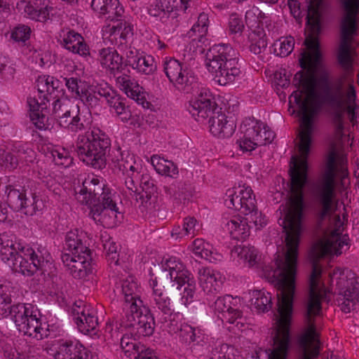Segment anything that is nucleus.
Masks as SVG:
<instances>
[{"instance_id": "774afa93", "label": "nucleus", "mask_w": 359, "mask_h": 359, "mask_svg": "<svg viewBox=\"0 0 359 359\" xmlns=\"http://www.w3.org/2000/svg\"><path fill=\"white\" fill-rule=\"evenodd\" d=\"M177 183L173 182V183L170 184V185L164 186L163 189L164 193L167 196L172 197V196H175V194L177 193Z\"/></svg>"}, {"instance_id": "1a4fd4ad", "label": "nucleus", "mask_w": 359, "mask_h": 359, "mask_svg": "<svg viewBox=\"0 0 359 359\" xmlns=\"http://www.w3.org/2000/svg\"><path fill=\"white\" fill-rule=\"evenodd\" d=\"M163 271H168L173 285H177V290H181V302L185 306L194 302L196 290V283L193 274L188 271L184 264L176 257H165L161 262Z\"/></svg>"}, {"instance_id": "9b49d317", "label": "nucleus", "mask_w": 359, "mask_h": 359, "mask_svg": "<svg viewBox=\"0 0 359 359\" xmlns=\"http://www.w3.org/2000/svg\"><path fill=\"white\" fill-rule=\"evenodd\" d=\"M189 90H193V95L189 100L187 109L197 121L212 116L219 109L211 91L198 81Z\"/></svg>"}, {"instance_id": "69168bd1", "label": "nucleus", "mask_w": 359, "mask_h": 359, "mask_svg": "<svg viewBox=\"0 0 359 359\" xmlns=\"http://www.w3.org/2000/svg\"><path fill=\"white\" fill-rule=\"evenodd\" d=\"M46 183V187L51 191H53L55 194H59L60 191V187L58 184H57L53 180L46 178V180H43Z\"/></svg>"}, {"instance_id": "7c9ffc66", "label": "nucleus", "mask_w": 359, "mask_h": 359, "mask_svg": "<svg viewBox=\"0 0 359 359\" xmlns=\"http://www.w3.org/2000/svg\"><path fill=\"white\" fill-rule=\"evenodd\" d=\"M189 249L196 257L211 263H217L223 259V255L217 249L201 238L195 239Z\"/></svg>"}, {"instance_id": "a19ab883", "label": "nucleus", "mask_w": 359, "mask_h": 359, "mask_svg": "<svg viewBox=\"0 0 359 359\" xmlns=\"http://www.w3.org/2000/svg\"><path fill=\"white\" fill-rule=\"evenodd\" d=\"M208 27V17L205 13H201L198 18L197 22L193 25L188 32V36L191 39L193 46L196 43H200L202 45L206 41V34Z\"/></svg>"}, {"instance_id": "052dcab7", "label": "nucleus", "mask_w": 359, "mask_h": 359, "mask_svg": "<svg viewBox=\"0 0 359 359\" xmlns=\"http://www.w3.org/2000/svg\"><path fill=\"white\" fill-rule=\"evenodd\" d=\"M32 57L40 67L49 65L52 62L51 53L48 50H34Z\"/></svg>"}, {"instance_id": "c9c22d12", "label": "nucleus", "mask_w": 359, "mask_h": 359, "mask_svg": "<svg viewBox=\"0 0 359 359\" xmlns=\"http://www.w3.org/2000/svg\"><path fill=\"white\" fill-rule=\"evenodd\" d=\"M148 161L150 162L154 169L158 175L173 180L179 177V168L172 161H169L156 154L151 156Z\"/></svg>"}, {"instance_id": "7ed1b4c3", "label": "nucleus", "mask_w": 359, "mask_h": 359, "mask_svg": "<svg viewBox=\"0 0 359 359\" xmlns=\"http://www.w3.org/2000/svg\"><path fill=\"white\" fill-rule=\"evenodd\" d=\"M38 90L37 97H29L27 100L29 107V117L32 123L39 130L48 128L47 116V102L53 100V113L58 122L63 116L69 115V100L62 88V83L49 75L39 76L36 81Z\"/></svg>"}, {"instance_id": "f704fd0d", "label": "nucleus", "mask_w": 359, "mask_h": 359, "mask_svg": "<svg viewBox=\"0 0 359 359\" xmlns=\"http://www.w3.org/2000/svg\"><path fill=\"white\" fill-rule=\"evenodd\" d=\"M25 145L18 144L15 146L14 151L17 153L18 156L11 153H6L5 151L0 148V168H5L9 170L15 169L18 164V158H23L22 155L27 154L30 159H25L31 161L34 155V151L31 149H25ZM26 158V157H25Z\"/></svg>"}, {"instance_id": "3c124183", "label": "nucleus", "mask_w": 359, "mask_h": 359, "mask_svg": "<svg viewBox=\"0 0 359 359\" xmlns=\"http://www.w3.org/2000/svg\"><path fill=\"white\" fill-rule=\"evenodd\" d=\"M88 89L90 93L95 95L97 98V95L103 97L106 99L107 103L117 95L115 90H114L107 83L101 81L97 83L95 86H89Z\"/></svg>"}, {"instance_id": "13d9d810", "label": "nucleus", "mask_w": 359, "mask_h": 359, "mask_svg": "<svg viewBox=\"0 0 359 359\" xmlns=\"http://www.w3.org/2000/svg\"><path fill=\"white\" fill-rule=\"evenodd\" d=\"M250 212H243V215L245 217V220L248 223H253L257 229L264 227L267 224V219L262 212H259L257 208L256 203L255 208Z\"/></svg>"}, {"instance_id": "58836bf2", "label": "nucleus", "mask_w": 359, "mask_h": 359, "mask_svg": "<svg viewBox=\"0 0 359 359\" xmlns=\"http://www.w3.org/2000/svg\"><path fill=\"white\" fill-rule=\"evenodd\" d=\"M248 294L251 309L257 312H266L271 309L272 303L269 292L264 290H255Z\"/></svg>"}, {"instance_id": "09e8293b", "label": "nucleus", "mask_w": 359, "mask_h": 359, "mask_svg": "<svg viewBox=\"0 0 359 359\" xmlns=\"http://www.w3.org/2000/svg\"><path fill=\"white\" fill-rule=\"evenodd\" d=\"M50 154L53 161L57 165L68 168L73 163V158L70 155L69 151L62 147L55 146L53 147L50 151Z\"/></svg>"}, {"instance_id": "c756f323", "label": "nucleus", "mask_w": 359, "mask_h": 359, "mask_svg": "<svg viewBox=\"0 0 359 359\" xmlns=\"http://www.w3.org/2000/svg\"><path fill=\"white\" fill-rule=\"evenodd\" d=\"M116 83L128 97L144 106L147 100V93L137 81L125 75L118 76Z\"/></svg>"}, {"instance_id": "f03ea898", "label": "nucleus", "mask_w": 359, "mask_h": 359, "mask_svg": "<svg viewBox=\"0 0 359 359\" xmlns=\"http://www.w3.org/2000/svg\"><path fill=\"white\" fill-rule=\"evenodd\" d=\"M82 185L79 191H76V198L89 207V216L95 223L106 228H113L121 223L123 215L117 205L119 197L105 185L102 177L88 174Z\"/></svg>"}, {"instance_id": "aec40b11", "label": "nucleus", "mask_w": 359, "mask_h": 359, "mask_svg": "<svg viewBox=\"0 0 359 359\" xmlns=\"http://www.w3.org/2000/svg\"><path fill=\"white\" fill-rule=\"evenodd\" d=\"M149 287L151 290L149 297L150 306L163 315H171L173 311L171 299L168 296L164 286L158 283L157 278L151 273H150Z\"/></svg>"}, {"instance_id": "412c9836", "label": "nucleus", "mask_w": 359, "mask_h": 359, "mask_svg": "<svg viewBox=\"0 0 359 359\" xmlns=\"http://www.w3.org/2000/svg\"><path fill=\"white\" fill-rule=\"evenodd\" d=\"M191 0H150L148 14L159 20L167 18L177 11H185Z\"/></svg>"}, {"instance_id": "a18cd8bd", "label": "nucleus", "mask_w": 359, "mask_h": 359, "mask_svg": "<svg viewBox=\"0 0 359 359\" xmlns=\"http://www.w3.org/2000/svg\"><path fill=\"white\" fill-rule=\"evenodd\" d=\"M179 336L185 341L194 342L199 344L205 342L208 339V337L202 332L199 329H195L189 325H182L179 330Z\"/></svg>"}, {"instance_id": "0e129e2a", "label": "nucleus", "mask_w": 359, "mask_h": 359, "mask_svg": "<svg viewBox=\"0 0 359 359\" xmlns=\"http://www.w3.org/2000/svg\"><path fill=\"white\" fill-rule=\"evenodd\" d=\"M104 335L107 338L112 340L118 339L119 337L118 325L111 322L107 323L104 328Z\"/></svg>"}, {"instance_id": "79ce46f5", "label": "nucleus", "mask_w": 359, "mask_h": 359, "mask_svg": "<svg viewBox=\"0 0 359 359\" xmlns=\"http://www.w3.org/2000/svg\"><path fill=\"white\" fill-rule=\"evenodd\" d=\"M84 233L79 229H74L68 231L65 237V244L67 250L69 254L81 253L80 250L83 248H88L83 245L82 240Z\"/></svg>"}, {"instance_id": "4d7b16f0", "label": "nucleus", "mask_w": 359, "mask_h": 359, "mask_svg": "<svg viewBox=\"0 0 359 359\" xmlns=\"http://www.w3.org/2000/svg\"><path fill=\"white\" fill-rule=\"evenodd\" d=\"M262 11L259 8L253 6L248 9L245 13V22L249 28L252 29H261L259 23L262 19Z\"/></svg>"}, {"instance_id": "4c0bfd02", "label": "nucleus", "mask_w": 359, "mask_h": 359, "mask_svg": "<svg viewBox=\"0 0 359 359\" xmlns=\"http://www.w3.org/2000/svg\"><path fill=\"white\" fill-rule=\"evenodd\" d=\"M225 228L231 237L235 240H245L250 235V225L245 220V217H233L225 224Z\"/></svg>"}, {"instance_id": "4be33fe9", "label": "nucleus", "mask_w": 359, "mask_h": 359, "mask_svg": "<svg viewBox=\"0 0 359 359\" xmlns=\"http://www.w3.org/2000/svg\"><path fill=\"white\" fill-rule=\"evenodd\" d=\"M126 64L141 74L151 75L156 70L154 57L136 49H130L126 52Z\"/></svg>"}, {"instance_id": "2f4dec72", "label": "nucleus", "mask_w": 359, "mask_h": 359, "mask_svg": "<svg viewBox=\"0 0 359 359\" xmlns=\"http://www.w3.org/2000/svg\"><path fill=\"white\" fill-rule=\"evenodd\" d=\"M75 323L81 332L86 334L91 333L98 325L95 309L85 305L80 311H77Z\"/></svg>"}, {"instance_id": "a878e982", "label": "nucleus", "mask_w": 359, "mask_h": 359, "mask_svg": "<svg viewBox=\"0 0 359 359\" xmlns=\"http://www.w3.org/2000/svg\"><path fill=\"white\" fill-rule=\"evenodd\" d=\"M97 60L107 74L116 75L123 69V57L114 48L100 49Z\"/></svg>"}, {"instance_id": "c03bdc74", "label": "nucleus", "mask_w": 359, "mask_h": 359, "mask_svg": "<svg viewBox=\"0 0 359 359\" xmlns=\"http://www.w3.org/2000/svg\"><path fill=\"white\" fill-rule=\"evenodd\" d=\"M250 50L255 55L262 53L266 48L267 40L263 29H253L249 34Z\"/></svg>"}, {"instance_id": "e433bc0d", "label": "nucleus", "mask_w": 359, "mask_h": 359, "mask_svg": "<svg viewBox=\"0 0 359 359\" xmlns=\"http://www.w3.org/2000/svg\"><path fill=\"white\" fill-rule=\"evenodd\" d=\"M64 47L81 57L90 55V50L82 36L74 31H69L63 36Z\"/></svg>"}, {"instance_id": "20e7f679", "label": "nucleus", "mask_w": 359, "mask_h": 359, "mask_svg": "<svg viewBox=\"0 0 359 359\" xmlns=\"http://www.w3.org/2000/svg\"><path fill=\"white\" fill-rule=\"evenodd\" d=\"M44 251L38 250L36 252L29 246L22 245L12 233H0V259L13 271L23 276H32L49 262L50 256Z\"/></svg>"}, {"instance_id": "f8f14e48", "label": "nucleus", "mask_w": 359, "mask_h": 359, "mask_svg": "<svg viewBox=\"0 0 359 359\" xmlns=\"http://www.w3.org/2000/svg\"><path fill=\"white\" fill-rule=\"evenodd\" d=\"M81 253H65L62 262L69 273L76 279L88 280L95 272L91 252L89 248L81 250Z\"/></svg>"}, {"instance_id": "f257e3e1", "label": "nucleus", "mask_w": 359, "mask_h": 359, "mask_svg": "<svg viewBox=\"0 0 359 359\" xmlns=\"http://www.w3.org/2000/svg\"><path fill=\"white\" fill-rule=\"evenodd\" d=\"M323 0H309L306 48L301 53L299 63L306 72H299L294 81L298 86L289 98L290 108L298 109L301 118H314L325 104L331 118H359V104L353 84L343 76L330 83L323 95L317 90L318 82L327 83L330 72L324 65L317 34Z\"/></svg>"}, {"instance_id": "dca6fc26", "label": "nucleus", "mask_w": 359, "mask_h": 359, "mask_svg": "<svg viewBox=\"0 0 359 359\" xmlns=\"http://www.w3.org/2000/svg\"><path fill=\"white\" fill-rule=\"evenodd\" d=\"M5 194L9 206L15 211L24 210L25 214L32 215L42 208V203L35 193L27 194L25 189H16L12 185H6Z\"/></svg>"}, {"instance_id": "de8ad7c7", "label": "nucleus", "mask_w": 359, "mask_h": 359, "mask_svg": "<svg viewBox=\"0 0 359 359\" xmlns=\"http://www.w3.org/2000/svg\"><path fill=\"white\" fill-rule=\"evenodd\" d=\"M121 347L128 357L135 353L138 355L140 353H145L146 351H148L143 345L138 343L135 338L131 337L128 334H125L121 337Z\"/></svg>"}, {"instance_id": "f3484780", "label": "nucleus", "mask_w": 359, "mask_h": 359, "mask_svg": "<svg viewBox=\"0 0 359 359\" xmlns=\"http://www.w3.org/2000/svg\"><path fill=\"white\" fill-rule=\"evenodd\" d=\"M46 350L55 359H92V355L82 344L72 340L53 341Z\"/></svg>"}, {"instance_id": "603ef678", "label": "nucleus", "mask_w": 359, "mask_h": 359, "mask_svg": "<svg viewBox=\"0 0 359 359\" xmlns=\"http://www.w3.org/2000/svg\"><path fill=\"white\" fill-rule=\"evenodd\" d=\"M78 113L79 111H76L74 115V111H71L69 115L63 116L60 118V123H59V124L62 127L68 128L74 132L82 130L83 128V125L81 123V119Z\"/></svg>"}, {"instance_id": "6ab92c4d", "label": "nucleus", "mask_w": 359, "mask_h": 359, "mask_svg": "<svg viewBox=\"0 0 359 359\" xmlns=\"http://www.w3.org/2000/svg\"><path fill=\"white\" fill-rule=\"evenodd\" d=\"M15 8L21 15L38 22L48 20L53 10L49 0H18Z\"/></svg>"}, {"instance_id": "ddd939ff", "label": "nucleus", "mask_w": 359, "mask_h": 359, "mask_svg": "<svg viewBox=\"0 0 359 359\" xmlns=\"http://www.w3.org/2000/svg\"><path fill=\"white\" fill-rule=\"evenodd\" d=\"M163 65V71L170 82L178 90L188 92L192 85H196L197 77L178 60L165 57Z\"/></svg>"}, {"instance_id": "6e6d98bb", "label": "nucleus", "mask_w": 359, "mask_h": 359, "mask_svg": "<svg viewBox=\"0 0 359 359\" xmlns=\"http://www.w3.org/2000/svg\"><path fill=\"white\" fill-rule=\"evenodd\" d=\"M31 29L25 25H19L13 27L10 32V37L15 42L25 43L30 38Z\"/></svg>"}, {"instance_id": "cd10ccee", "label": "nucleus", "mask_w": 359, "mask_h": 359, "mask_svg": "<svg viewBox=\"0 0 359 359\" xmlns=\"http://www.w3.org/2000/svg\"><path fill=\"white\" fill-rule=\"evenodd\" d=\"M91 8L99 18L106 17L111 21L118 20L124 13L119 0H93Z\"/></svg>"}, {"instance_id": "338daca9", "label": "nucleus", "mask_w": 359, "mask_h": 359, "mask_svg": "<svg viewBox=\"0 0 359 359\" xmlns=\"http://www.w3.org/2000/svg\"><path fill=\"white\" fill-rule=\"evenodd\" d=\"M287 4L293 16L298 17L300 13L299 3L295 0H289Z\"/></svg>"}, {"instance_id": "49530a36", "label": "nucleus", "mask_w": 359, "mask_h": 359, "mask_svg": "<svg viewBox=\"0 0 359 359\" xmlns=\"http://www.w3.org/2000/svg\"><path fill=\"white\" fill-rule=\"evenodd\" d=\"M11 283L6 280H0V318L5 317L11 310Z\"/></svg>"}, {"instance_id": "9d476101", "label": "nucleus", "mask_w": 359, "mask_h": 359, "mask_svg": "<svg viewBox=\"0 0 359 359\" xmlns=\"http://www.w3.org/2000/svg\"><path fill=\"white\" fill-rule=\"evenodd\" d=\"M241 133L236 143L243 152H251L258 147L270 144L275 137L268 126L254 118H246L243 121Z\"/></svg>"}, {"instance_id": "4468645a", "label": "nucleus", "mask_w": 359, "mask_h": 359, "mask_svg": "<svg viewBox=\"0 0 359 359\" xmlns=\"http://www.w3.org/2000/svg\"><path fill=\"white\" fill-rule=\"evenodd\" d=\"M224 200L228 208L238 210L241 214L252 211L256 203L251 187L241 182L227 189Z\"/></svg>"}, {"instance_id": "2eb2a0df", "label": "nucleus", "mask_w": 359, "mask_h": 359, "mask_svg": "<svg viewBox=\"0 0 359 359\" xmlns=\"http://www.w3.org/2000/svg\"><path fill=\"white\" fill-rule=\"evenodd\" d=\"M241 300L238 297L225 295L218 297L214 304V310L222 321L233 325L238 330L245 327V319L239 309Z\"/></svg>"}, {"instance_id": "c85d7f7f", "label": "nucleus", "mask_w": 359, "mask_h": 359, "mask_svg": "<svg viewBox=\"0 0 359 359\" xmlns=\"http://www.w3.org/2000/svg\"><path fill=\"white\" fill-rule=\"evenodd\" d=\"M65 86L72 96L81 100L83 103L90 107L97 105L98 98L90 93L86 83L78 80L76 78H65Z\"/></svg>"}, {"instance_id": "e2e57ef3", "label": "nucleus", "mask_w": 359, "mask_h": 359, "mask_svg": "<svg viewBox=\"0 0 359 359\" xmlns=\"http://www.w3.org/2000/svg\"><path fill=\"white\" fill-rule=\"evenodd\" d=\"M273 82L276 85L285 88L289 86L290 80L288 76L285 74V69L276 71L273 76Z\"/></svg>"}, {"instance_id": "6e6552de", "label": "nucleus", "mask_w": 359, "mask_h": 359, "mask_svg": "<svg viewBox=\"0 0 359 359\" xmlns=\"http://www.w3.org/2000/svg\"><path fill=\"white\" fill-rule=\"evenodd\" d=\"M9 313L17 329L24 335L41 340L50 334L49 325L35 306L30 304L13 305Z\"/></svg>"}, {"instance_id": "864d4df0", "label": "nucleus", "mask_w": 359, "mask_h": 359, "mask_svg": "<svg viewBox=\"0 0 359 359\" xmlns=\"http://www.w3.org/2000/svg\"><path fill=\"white\" fill-rule=\"evenodd\" d=\"M109 105L112 107L116 114L118 116L120 120L123 123H128L130 116V111L125 106V104L121 101L120 97L115 96L112 100L108 102Z\"/></svg>"}, {"instance_id": "423d86ee", "label": "nucleus", "mask_w": 359, "mask_h": 359, "mask_svg": "<svg viewBox=\"0 0 359 359\" xmlns=\"http://www.w3.org/2000/svg\"><path fill=\"white\" fill-rule=\"evenodd\" d=\"M110 140L100 129L93 127L84 134L79 135L76 151L81 161L95 169H102L106 165L107 153Z\"/></svg>"}, {"instance_id": "bf43d9fd", "label": "nucleus", "mask_w": 359, "mask_h": 359, "mask_svg": "<svg viewBox=\"0 0 359 359\" xmlns=\"http://www.w3.org/2000/svg\"><path fill=\"white\" fill-rule=\"evenodd\" d=\"M234 348L226 344L217 346L212 353V359H234Z\"/></svg>"}, {"instance_id": "473e14b6", "label": "nucleus", "mask_w": 359, "mask_h": 359, "mask_svg": "<svg viewBox=\"0 0 359 359\" xmlns=\"http://www.w3.org/2000/svg\"><path fill=\"white\" fill-rule=\"evenodd\" d=\"M116 291L122 294L126 303L130 306L137 302L142 306V302L139 297V284L134 276H129L116 285Z\"/></svg>"}, {"instance_id": "ea45409f", "label": "nucleus", "mask_w": 359, "mask_h": 359, "mask_svg": "<svg viewBox=\"0 0 359 359\" xmlns=\"http://www.w3.org/2000/svg\"><path fill=\"white\" fill-rule=\"evenodd\" d=\"M201 225L194 217H187L184 219L182 226H177L172 229L171 236L173 238L182 239L186 236L193 238L201 230Z\"/></svg>"}, {"instance_id": "5701e85b", "label": "nucleus", "mask_w": 359, "mask_h": 359, "mask_svg": "<svg viewBox=\"0 0 359 359\" xmlns=\"http://www.w3.org/2000/svg\"><path fill=\"white\" fill-rule=\"evenodd\" d=\"M197 278L200 287L206 294H214L222 290L224 276L210 267H201L198 270Z\"/></svg>"}, {"instance_id": "bb28decb", "label": "nucleus", "mask_w": 359, "mask_h": 359, "mask_svg": "<svg viewBox=\"0 0 359 359\" xmlns=\"http://www.w3.org/2000/svg\"><path fill=\"white\" fill-rule=\"evenodd\" d=\"M142 159L128 151L120 152V158H118L117 166L123 174L130 178V182L133 184L135 180H137L142 168Z\"/></svg>"}, {"instance_id": "b1692460", "label": "nucleus", "mask_w": 359, "mask_h": 359, "mask_svg": "<svg viewBox=\"0 0 359 359\" xmlns=\"http://www.w3.org/2000/svg\"><path fill=\"white\" fill-rule=\"evenodd\" d=\"M209 123L210 133L219 138L231 137L236 127L233 117H228L220 108L210 117Z\"/></svg>"}, {"instance_id": "39448f33", "label": "nucleus", "mask_w": 359, "mask_h": 359, "mask_svg": "<svg viewBox=\"0 0 359 359\" xmlns=\"http://www.w3.org/2000/svg\"><path fill=\"white\" fill-rule=\"evenodd\" d=\"M205 67L220 86L232 83L241 71L236 50L228 44H217L206 53Z\"/></svg>"}, {"instance_id": "a211bd4d", "label": "nucleus", "mask_w": 359, "mask_h": 359, "mask_svg": "<svg viewBox=\"0 0 359 359\" xmlns=\"http://www.w3.org/2000/svg\"><path fill=\"white\" fill-rule=\"evenodd\" d=\"M126 320L125 326L136 330L138 337L150 336L154 333L155 323L153 317L148 312L144 313L137 302L129 306Z\"/></svg>"}, {"instance_id": "37998d69", "label": "nucleus", "mask_w": 359, "mask_h": 359, "mask_svg": "<svg viewBox=\"0 0 359 359\" xmlns=\"http://www.w3.org/2000/svg\"><path fill=\"white\" fill-rule=\"evenodd\" d=\"M46 292L56 297L57 299L64 300L67 294V285L65 282L60 277L53 276L46 280Z\"/></svg>"}, {"instance_id": "0eeeda50", "label": "nucleus", "mask_w": 359, "mask_h": 359, "mask_svg": "<svg viewBox=\"0 0 359 359\" xmlns=\"http://www.w3.org/2000/svg\"><path fill=\"white\" fill-rule=\"evenodd\" d=\"M359 10V0H344V17L341 21V39L337 51V59L340 67L349 71L355 61V52L353 46L356 32V17Z\"/></svg>"}, {"instance_id": "8fccbe9b", "label": "nucleus", "mask_w": 359, "mask_h": 359, "mask_svg": "<svg viewBox=\"0 0 359 359\" xmlns=\"http://www.w3.org/2000/svg\"><path fill=\"white\" fill-rule=\"evenodd\" d=\"M294 39L293 37L283 36L273 43V51L275 54L280 57L289 55L294 49Z\"/></svg>"}, {"instance_id": "72a5a7b5", "label": "nucleus", "mask_w": 359, "mask_h": 359, "mask_svg": "<svg viewBox=\"0 0 359 359\" xmlns=\"http://www.w3.org/2000/svg\"><path fill=\"white\" fill-rule=\"evenodd\" d=\"M104 36L109 34V36H114L116 39H120L127 41L131 39L134 34V25L133 20L130 18H125L118 21L116 25H109L105 26L103 29Z\"/></svg>"}, {"instance_id": "5fc2aeb1", "label": "nucleus", "mask_w": 359, "mask_h": 359, "mask_svg": "<svg viewBox=\"0 0 359 359\" xmlns=\"http://www.w3.org/2000/svg\"><path fill=\"white\" fill-rule=\"evenodd\" d=\"M102 241L103 243V248L106 252L108 259L111 262H114L116 264H118V254H117V245L116 243L111 240V238L104 232L101 235Z\"/></svg>"}, {"instance_id": "393cba45", "label": "nucleus", "mask_w": 359, "mask_h": 359, "mask_svg": "<svg viewBox=\"0 0 359 359\" xmlns=\"http://www.w3.org/2000/svg\"><path fill=\"white\" fill-rule=\"evenodd\" d=\"M231 259L238 266L253 268L259 263L260 255L254 246L238 245L231 250Z\"/></svg>"}, {"instance_id": "680f3d73", "label": "nucleus", "mask_w": 359, "mask_h": 359, "mask_svg": "<svg viewBox=\"0 0 359 359\" xmlns=\"http://www.w3.org/2000/svg\"><path fill=\"white\" fill-rule=\"evenodd\" d=\"M244 29V24L238 15L233 13L231 15L229 21V29L231 34H241Z\"/></svg>"}]
</instances>
